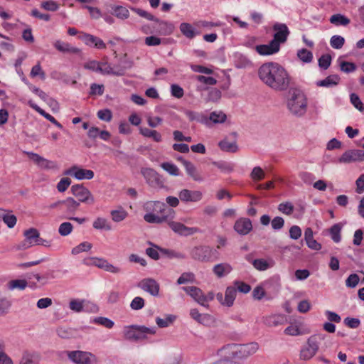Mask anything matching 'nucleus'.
<instances>
[{
	"label": "nucleus",
	"instance_id": "obj_45",
	"mask_svg": "<svg viewBox=\"0 0 364 364\" xmlns=\"http://www.w3.org/2000/svg\"><path fill=\"white\" fill-rule=\"evenodd\" d=\"M298 58L304 63H309L313 60V54L306 48L299 50L297 52Z\"/></svg>",
	"mask_w": 364,
	"mask_h": 364
},
{
	"label": "nucleus",
	"instance_id": "obj_55",
	"mask_svg": "<svg viewBox=\"0 0 364 364\" xmlns=\"http://www.w3.org/2000/svg\"><path fill=\"white\" fill-rule=\"evenodd\" d=\"M294 205L290 202L282 203L278 205V210L284 214L291 215L294 211Z\"/></svg>",
	"mask_w": 364,
	"mask_h": 364
},
{
	"label": "nucleus",
	"instance_id": "obj_27",
	"mask_svg": "<svg viewBox=\"0 0 364 364\" xmlns=\"http://www.w3.org/2000/svg\"><path fill=\"white\" fill-rule=\"evenodd\" d=\"M173 218L172 217H168L167 215H157L149 212H147V213L144 216V219L146 222L156 224H161L164 222H168Z\"/></svg>",
	"mask_w": 364,
	"mask_h": 364
},
{
	"label": "nucleus",
	"instance_id": "obj_31",
	"mask_svg": "<svg viewBox=\"0 0 364 364\" xmlns=\"http://www.w3.org/2000/svg\"><path fill=\"white\" fill-rule=\"evenodd\" d=\"M149 244L159 249L160 252H161L163 255H166L167 257L170 259L176 258L179 259H184L186 258V255L182 252H176L169 249L162 248L156 245H154L151 242H149Z\"/></svg>",
	"mask_w": 364,
	"mask_h": 364
},
{
	"label": "nucleus",
	"instance_id": "obj_33",
	"mask_svg": "<svg viewBox=\"0 0 364 364\" xmlns=\"http://www.w3.org/2000/svg\"><path fill=\"white\" fill-rule=\"evenodd\" d=\"M253 267L259 271H264L274 267L275 262L272 259L268 260L264 259H256L252 262Z\"/></svg>",
	"mask_w": 364,
	"mask_h": 364
},
{
	"label": "nucleus",
	"instance_id": "obj_19",
	"mask_svg": "<svg viewBox=\"0 0 364 364\" xmlns=\"http://www.w3.org/2000/svg\"><path fill=\"white\" fill-rule=\"evenodd\" d=\"M190 315L196 321L205 326H210L215 323L213 316L208 314H200L197 309H191Z\"/></svg>",
	"mask_w": 364,
	"mask_h": 364
},
{
	"label": "nucleus",
	"instance_id": "obj_53",
	"mask_svg": "<svg viewBox=\"0 0 364 364\" xmlns=\"http://www.w3.org/2000/svg\"><path fill=\"white\" fill-rule=\"evenodd\" d=\"M220 98H221V92L217 88H212L209 90L206 101L216 102Z\"/></svg>",
	"mask_w": 364,
	"mask_h": 364
},
{
	"label": "nucleus",
	"instance_id": "obj_35",
	"mask_svg": "<svg viewBox=\"0 0 364 364\" xmlns=\"http://www.w3.org/2000/svg\"><path fill=\"white\" fill-rule=\"evenodd\" d=\"M0 218L6 224L9 228H12L16 224L17 218L9 210H1Z\"/></svg>",
	"mask_w": 364,
	"mask_h": 364
},
{
	"label": "nucleus",
	"instance_id": "obj_15",
	"mask_svg": "<svg viewBox=\"0 0 364 364\" xmlns=\"http://www.w3.org/2000/svg\"><path fill=\"white\" fill-rule=\"evenodd\" d=\"M182 289L190 295L198 304L208 308V304H206L205 294L202 290L197 287H183Z\"/></svg>",
	"mask_w": 364,
	"mask_h": 364
},
{
	"label": "nucleus",
	"instance_id": "obj_42",
	"mask_svg": "<svg viewBox=\"0 0 364 364\" xmlns=\"http://www.w3.org/2000/svg\"><path fill=\"white\" fill-rule=\"evenodd\" d=\"M24 236L26 240L29 242V243L35 244V241H37L40 234L37 229L36 228H30L24 232Z\"/></svg>",
	"mask_w": 364,
	"mask_h": 364
},
{
	"label": "nucleus",
	"instance_id": "obj_18",
	"mask_svg": "<svg viewBox=\"0 0 364 364\" xmlns=\"http://www.w3.org/2000/svg\"><path fill=\"white\" fill-rule=\"evenodd\" d=\"M168 225L173 231L183 236H188L200 232V230L198 228L187 227L178 222L172 221L170 222Z\"/></svg>",
	"mask_w": 364,
	"mask_h": 364
},
{
	"label": "nucleus",
	"instance_id": "obj_43",
	"mask_svg": "<svg viewBox=\"0 0 364 364\" xmlns=\"http://www.w3.org/2000/svg\"><path fill=\"white\" fill-rule=\"evenodd\" d=\"M227 116L223 112H212L209 116V120L214 124L223 123L225 122Z\"/></svg>",
	"mask_w": 364,
	"mask_h": 364
},
{
	"label": "nucleus",
	"instance_id": "obj_44",
	"mask_svg": "<svg viewBox=\"0 0 364 364\" xmlns=\"http://www.w3.org/2000/svg\"><path fill=\"white\" fill-rule=\"evenodd\" d=\"M38 356L33 353L26 352L23 353L20 364H38Z\"/></svg>",
	"mask_w": 364,
	"mask_h": 364
},
{
	"label": "nucleus",
	"instance_id": "obj_4",
	"mask_svg": "<svg viewBox=\"0 0 364 364\" xmlns=\"http://www.w3.org/2000/svg\"><path fill=\"white\" fill-rule=\"evenodd\" d=\"M133 11L137 14L139 16L145 18L147 20L154 21L157 23V27H154L156 32L160 35H170L173 33L174 26L171 23L168 21H161L156 18L155 16L149 13L148 11L139 8H132Z\"/></svg>",
	"mask_w": 364,
	"mask_h": 364
},
{
	"label": "nucleus",
	"instance_id": "obj_54",
	"mask_svg": "<svg viewBox=\"0 0 364 364\" xmlns=\"http://www.w3.org/2000/svg\"><path fill=\"white\" fill-rule=\"evenodd\" d=\"M213 164L225 173H230L233 171L232 164L225 161H214Z\"/></svg>",
	"mask_w": 364,
	"mask_h": 364
},
{
	"label": "nucleus",
	"instance_id": "obj_37",
	"mask_svg": "<svg viewBox=\"0 0 364 364\" xmlns=\"http://www.w3.org/2000/svg\"><path fill=\"white\" fill-rule=\"evenodd\" d=\"M74 177L78 180H90L94 177V172L92 170L80 168L77 166Z\"/></svg>",
	"mask_w": 364,
	"mask_h": 364
},
{
	"label": "nucleus",
	"instance_id": "obj_39",
	"mask_svg": "<svg viewBox=\"0 0 364 364\" xmlns=\"http://www.w3.org/2000/svg\"><path fill=\"white\" fill-rule=\"evenodd\" d=\"M329 21L336 26H347L350 23V19L340 14L331 16Z\"/></svg>",
	"mask_w": 364,
	"mask_h": 364
},
{
	"label": "nucleus",
	"instance_id": "obj_22",
	"mask_svg": "<svg viewBox=\"0 0 364 364\" xmlns=\"http://www.w3.org/2000/svg\"><path fill=\"white\" fill-rule=\"evenodd\" d=\"M263 323L268 327L283 325L287 322V318L283 314H272L262 318Z\"/></svg>",
	"mask_w": 364,
	"mask_h": 364
},
{
	"label": "nucleus",
	"instance_id": "obj_41",
	"mask_svg": "<svg viewBox=\"0 0 364 364\" xmlns=\"http://www.w3.org/2000/svg\"><path fill=\"white\" fill-rule=\"evenodd\" d=\"M342 229V226L341 224L337 223L333 225L330 228V234L331 236V239L333 240V242L338 243L341 241V231Z\"/></svg>",
	"mask_w": 364,
	"mask_h": 364
},
{
	"label": "nucleus",
	"instance_id": "obj_1",
	"mask_svg": "<svg viewBox=\"0 0 364 364\" xmlns=\"http://www.w3.org/2000/svg\"><path fill=\"white\" fill-rule=\"evenodd\" d=\"M258 76L264 85L277 92L287 90L292 81L287 70L275 62L263 63L258 69Z\"/></svg>",
	"mask_w": 364,
	"mask_h": 364
},
{
	"label": "nucleus",
	"instance_id": "obj_47",
	"mask_svg": "<svg viewBox=\"0 0 364 364\" xmlns=\"http://www.w3.org/2000/svg\"><path fill=\"white\" fill-rule=\"evenodd\" d=\"M27 285L28 282L24 279H15L9 282V289L11 290L14 289L23 290L26 289Z\"/></svg>",
	"mask_w": 364,
	"mask_h": 364
},
{
	"label": "nucleus",
	"instance_id": "obj_56",
	"mask_svg": "<svg viewBox=\"0 0 364 364\" xmlns=\"http://www.w3.org/2000/svg\"><path fill=\"white\" fill-rule=\"evenodd\" d=\"M97 115L100 119L105 122H110L112 119V112L108 109L99 110Z\"/></svg>",
	"mask_w": 364,
	"mask_h": 364
},
{
	"label": "nucleus",
	"instance_id": "obj_14",
	"mask_svg": "<svg viewBox=\"0 0 364 364\" xmlns=\"http://www.w3.org/2000/svg\"><path fill=\"white\" fill-rule=\"evenodd\" d=\"M138 287L142 290L149 293L153 296H157L159 295L160 285L152 278L142 279L138 284Z\"/></svg>",
	"mask_w": 364,
	"mask_h": 364
},
{
	"label": "nucleus",
	"instance_id": "obj_29",
	"mask_svg": "<svg viewBox=\"0 0 364 364\" xmlns=\"http://www.w3.org/2000/svg\"><path fill=\"white\" fill-rule=\"evenodd\" d=\"M28 105L33 108L34 110H36L38 113H39L41 115L44 117L46 119L50 121L51 123L55 124L57 127L62 129L63 126L60 123H59L53 116H51L50 114L46 112L43 109H42L40 107H38L36 104H35L32 100H29L28 102Z\"/></svg>",
	"mask_w": 364,
	"mask_h": 364
},
{
	"label": "nucleus",
	"instance_id": "obj_36",
	"mask_svg": "<svg viewBox=\"0 0 364 364\" xmlns=\"http://www.w3.org/2000/svg\"><path fill=\"white\" fill-rule=\"evenodd\" d=\"M139 132L144 136L152 138L156 142H160L162 140L161 134L156 130L150 129L146 127H140Z\"/></svg>",
	"mask_w": 364,
	"mask_h": 364
},
{
	"label": "nucleus",
	"instance_id": "obj_28",
	"mask_svg": "<svg viewBox=\"0 0 364 364\" xmlns=\"http://www.w3.org/2000/svg\"><path fill=\"white\" fill-rule=\"evenodd\" d=\"M85 264L88 265H95L108 272H113V266L103 259L95 257L89 258L85 260Z\"/></svg>",
	"mask_w": 364,
	"mask_h": 364
},
{
	"label": "nucleus",
	"instance_id": "obj_46",
	"mask_svg": "<svg viewBox=\"0 0 364 364\" xmlns=\"http://www.w3.org/2000/svg\"><path fill=\"white\" fill-rule=\"evenodd\" d=\"M57 334L59 337L64 339H68L74 336V331L70 328L58 327L56 329Z\"/></svg>",
	"mask_w": 364,
	"mask_h": 364
},
{
	"label": "nucleus",
	"instance_id": "obj_51",
	"mask_svg": "<svg viewBox=\"0 0 364 364\" xmlns=\"http://www.w3.org/2000/svg\"><path fill=\"white\" fill-rule=\"evenodd\" d=\"M92 245L88 242H83L72 250L73 255H78L82 252H87L92 248Z\"/></svg>",
	"mask_w": 364,
	"mask_h": 364
},
{
	"label": "nucleus",
	"instance_id": "obj_9",
	"mask_svg": "<svg viewBox=\"0 0 364 364\" xmlns=\"http://www.w3.org/2000/svg\"><path fill=\"white\" fill-rule=\"evenodd\" d=\"M70 191L73 196L78 199L79 203L92 205L95 202L93 195L82 185H73Z\"/></svg>",
	"mask_w": 364,
	"mask_h": 364
},
{
	"label": "nucleus",
	"instance_id": "obj_32",
	"mask_svg": "<svg viewBox=\"0 0 364 364\" xmlns=\"http://www.w3.org/2000/svg\"><path fill=\"white\" fill-rule=\"evenodd\" d=\"M232 269L228 263H220L213 267V272L218 278H222L230 273Z\"/></svg>",
	"mask_w": 364,
	"mask_h": 364
},
{
	"label": "nucleus",
	"instance_id": "obj_48",
	"mask_svg": "<svg viewBox=\"0 0 364 364\" xmlns=\"http://www.w3.org/2000/svg\"><path fill=\"white\" fill-rule=\"evenodd\" d=\"M161 166L164 171H167L169 174L172 176L179 175L178 168L172 163L164 162L161 164Z\"/></svg>",
	"mask_w": 364,
	"mask_h": 364
},
{
	"label": "nucleus",
	"instance_id": "obj_58",
	"mask_svg": "<svg viewBox=\"0 0 364 364\" xmlns=\"http://www.w3.org/2000/svg\"><path fill=\"white\" fill-rule=\"evenodd\" d=\"M350 102L356 109H358L360 112H363L364 110V105L358 95H356L355 93H352L350 95Z\"/></svg>",
	"mask_w": 364,
	"mask_h": 364
},
{
	"label": "nucleus",
	"instance_id": "obj_63",
	"mask_svg": "<svg viewBox=\"0 0 364 364\" xmlns=\"http://www.w3.org/2000/svg\"><path fill=\"white\" fill-rule=\"evenodd\" d=\"M360 281V278L356 274H351L346 280V285L349 288L355 287Z\"/></svg>",
	"mask_w": 364,
	"mask_h": 364
},
{
	"label": "nucleus",
	"instance_id": "obj_59",
	"mask_svg": "<svg viewBox=\"0 0 364 364\" xmlns=\"http://www.w3.org/2000/svg\"><path fill=\"white\" fill-rule=\"evenodd\" d=\"M264 172L259 166L255 167L250 174V176L254 181H260L264 178Z\"/></svg>",
	"mask_w": 364,
	"mask_h": 364
},
{
	"label": "nucleus",
	"instance_id": "obj_8",
	"mask_svg": "<svg viewBox=\"0 0 364 364\" xmlns=\"http://www.w3.org/2000/svg\"><path fill=\"white\" fill-rule=\"evenodd\" d=\"M67 355L75 364H92L97 361L96 357L93 354L86 351H68Z\"/></svg>",
	"mask_w": 364,
	"mask_h": 364
},
{
	"label": "nucleus",
	"instance_id": "obj_3",
	"mask_svg": "<svg viewBox=\"0 0 364 364\" xmlns=\"http://www.w3.org/2000/svg\"><path fill=\"white\" fill-rule=\"evenodd\" d=\"M259 349V345L256 342L246 344H229L223 349L225 354L235 359H245L255 354Z\"/></svg>",
	"mask_w": 364,
	"mask_h": 364
},
{
	"label": "nucleus",
	"instance_id": "obj_12",
	"mask_svg": "<svg viewBox=\"0 0 364 364\" xmlns=\"http://www.w3.org/2000/svg\"><path fill=\"white\" fill-rule=\"evenodd\" d=\"M364 160V151L360 149H350L345 151L338 159L339 163L350 164Z\"/></svg>",
	"mask_w": 364,
	"mask_h": 364
},
{
	"label": "nucleus",
	"instance_id": "obj_26",
	"mask_svg": "<svg viewBox=\"0 0 364 364\" xmlns=\"http://www.w3.org/2000/svg\"><path fill=\"white\" fill-rule=\"evenodd\" d=\"M181 33L188 39H193L200 34L193 26L189 23L183 22L179 26Z\"/></svg>",
	"mask_w": 364,
	"mask_h": 364
},
{
	"label": "nucleus",
	"instance_id": "obj_40",
	"mask_svg": "<svg viewBox=\"0 0 364 364\" xmlns=\"http://www.w3.org/2000/svg\"><path fill=\"white\" fill-rule=\"evenodd\" d=\"M63 205L66 207L68 213H73L78 209L80 203L74 198L69 197L63 200Z\"/></svg>",
	"mask_w": 364,
	"mask_h": 364
},
{
	"label": "nucleus",
	"instance_id": "obj_24",
	"mask_svg": "<svg viewBox=\"0 0 364 364\" xmlns=\"http://www.w3.org/2000/svg\"><path fill=\"white\" fill-rule=\"evenodd\" d=\"M141 173L146 180V182L151 186L159 185L161 183L157 173L152 168H143Z\"/></svg>",
	"mask_w": 364,
	"mask_h": 364
},
{
	"label": "nucleus",
	"instance_id": "obj_6",
	"mask_svg": "<svg viewBox=\"0 0 364 364\" xmlns=\"http://www.w3.org/2000/svg\"><path fill=\"white\" fill-rule=\"evenodd\" d=\"M214 250L210 246L198 245L193 247L190 252L191 258L200 262L213 261Z\"/></svg>",
	"mask_w": 364,
	"mask_h": 364
},
{
	"label": "nucleus",
	"instance_id": "obj_10",
	"mask_svg": "<svg viewBox=\"0 0 364 364\" xmlns=\"http://www.w3.org/2000/svg\"><path fill=\"white\" fill-rule=\"evenodd\" d=\"M272 29L275 32L272 39L275 43L280 46L287 42L290 31L285 23H276L273 25Z\"/></svg>",
	"mask_w": 364,
	"mask_h": 364
},
{
	"label": "nucleus",
	"instance_id": "obj_23",
	"mask_svg": "<svg viewBox=\"0 0 364 364\" xmlns=\"http://www.w3.org/2000/svg\"><path fill=\"white\" fill-rule=\"evenodd\" d=\"M80 38L89 46H94L98 49L105 48V44L100 38L92 36L89 33H83L80 36Z\"/></svg>",
	"mask_w": 364,
	"mask_h": 364
},
{
	"label": "nucleus",
	"instance_id": "obj_17",
	"mask_svg": "<svg viewBox=\"0 0 364 364\" xmlns=\"http://www.w3.org/2000/svg\"><path fill=\"white\" fill-rule=\"evenodd\" d=\"M236 294L237 291L235 287H228L225 290L224 298L222 293H218L216 294V298L222 305L230 307L233 305Z\"/></svg>",
	"mask_w": 364,
	"mask_h": 364
},
{
	"label": "nucleus",
	"instance_id": "obj_16",
	"mask_svg": "<svg viewBox=\"0 0 364 364\" xmlns=\"http://www.w3.org/2000/svg\"><path fill=\"white\" fill-rule=\"evenodd\" d=\"M203 196L201 191L188 189H182L178 193L179 199L183 203H197L202 200Z\"/></svg>",
	"mask_w": 364,
	"mask_h": 364
},
{
	"label": "nucleus",
	"instance_id": "obj_38",
	"mask_svg": "<svg viewBox=\"0 0 364 364\" xmlns=\"http://www.w3.org/2000/svg\"><path fill=\"white\" fill-rule=\"evenodd\" d=\"M93 228L96 230H111L112 225L106 218L98 217L93 222Z\"/></svg>",
	"mask_w": 364,
	"mask_h": 364
},
{
	"label": "nucleus",
	"instance_id": "obj_21",
	"mask_svg": "<svg viewBox=\"0 0 364 364\" xmlns=\"http://www.w3.org/2000/svg\"><path fill=\"white\" fill-rule=\"evenodd\" d=\"M255 50L261 55H270L278 53L280 46L272 40L269 44L256 46Z\"/></svg>",
	"mask_w": 364,
	"mask_h": 364
},
{
	"label": "nucleus",
	"instance_id": "obj_64",
	"mask_svg": "<svg viewBox=\"0 0 364 364\" xmlns=\"http://www.w3.org/2000/svg\"><path fill=\"white\" fill-rule=\"evenodd\" d=\"M71 183V180L69 178H62L57 184V189L59 192L63 193L65 191Z\"/></svg>",
	"mask_w": 364,
	"mask_h": 364
},
{
	"label": "nucleus",
	"instance_id": "obj_25",
	"mask_svg": "<svg viewBox=\"0 0 364 364\" xmlns=\"http://www.w3.org/2000/svg\"><path fill=\"white\" fill-rule=\"evenodd\" d=\"M183 165L185 167L187 174L195 181H203V178L198 171L196 167L191 161L183 160Z\"/></svg>",
	"mask_w": 364,
	"mask_h": 364
},
{
	"label": "nucleus",
	"instance_id": "obj_30",
	"mask_svg": "<svg viewBox=\"0 0 364 364\" xmlns=\"http://www.w3.org/2000/svg\"><path fill=\"white\" fill-rule=\"evenodd\" d=\"M54 47L62 53H68L77 54L80 53V50L78 48L73 47L68 43L63 42L61 41H56L54 44Z\"/></svg>",
	"mask_w": 364,
	"mask_h": 364
},
{
	"label": "nucleus",
	"instance_id": "obj_34",
	"mask_svg": "<svg viewBox=\"0 0 364 364\" xmlns=\"http://www.w3.org/2000/svg\"><path fill=\"white\" fill-rule=\"evenodd\" d=\"M339 81L340 77L338 75H331L324 80L317 81L316 85L318 87H330L337 85Z\"/></svg>",
	"mask_w": 364,
	"mask_h": 364
},
{
	"label": "nucleus",
	"instance_id": "obj_50",
	"mask_svg": "<svg viewBox=\"0 0 364 364\" xmlns=\"http://www.w3.org/2000/svg\"><path fill=\"white\" fill-rule=\"evenodd\" d=\"M344 43V38L338 35L333 36L330 40L331 47L335 49H341L343 46Z\"/></svg>",
	"mask_w": 364,
	"mask_h": 364
},
{
	"label": "nucleus",
	"instance_id": "obj_7",
	"mask_svg": "<svg viewBox=\"0 0 364 364\" xmlns=\"http://www.w3.org/2000/svg\"><path fill=\"white\" fill-rule=\"evenodd\" d=\"M143 208L146 212L154 213L157 215H167L168 217L174 218V210L163 202L148 201L144 203Z\"/></svg>",
	"mask_w": 364,
	"mask_h": 364
},
{
	"label": "nucleus",
	"instance_id": "obj_13",
	"mask_svg": "<svg viewBox=\"0 0 364 364\" xmlns=\"http://www.w3.org/2000/svg\"><path fill=\"white\" fill-rule=\"evenodd\" d=\"M237 133L232 132L229 136H226L224 139L218 143V146L223 151L235 153L238 146L237 144Z\"/></svg>",
	"mask_w": 364,
	"mask_h": 364
},
{
	"label": "nucleus",
	"instance_id": "obj_11",
	"mask_svg": "<svg viewBox=\"0 0 364 364\" xmlns=\"http://www.w3.org/2000/svg\"><path fill=\"white\" fill-rule=\"evenodd\" d=\"M318 350V343L316 336H311L307 341L306 346H304L300 352V358L302 360L311 359Z\"/></svg>",
	"mask_w": 364,
	"mask_h": 364
},
{
	"label": "nucleus",
	"instance_id": "obj_57",
	"mask_svg": "<svg viewBox=\"0 0 364 364\" xmlns=\"http://www.w3.org/2000/svg\"><path fill=\"white\" fill-rule=\"evenodd\" d=\"M331 63V56L329 54L322 55L318 59V65L321 68L326 70Z\"/></svg>",
	"mask_w": 364,
	"mask_h": 364
},
{
	"label": "nucleus",
	"instance_id": "obj_20",
	"mask_svg": "<svg viewBox=\"0 0 364 364\" xmlns=\"http://www.w3.org/2000/svg\"><path fill=\"white\" fill-rule=\"evenodd\" d=\"M234 230L240 235H246L252 230L251 220L247 218H240L234 225Z\"/></svg>",
	"mask_w": 364,
	"mask_h": 364
},
{
	"label": "nucleus",
	"instance_id": "obj_2",
	"mask_svg": "<svg viewBox=\"0 0 364 364\" xmlns=\"http://www.w3.org/2000/svg\"><path fill=\"white\" fill-rule=\"evenodd\" d=\"M287 106L294 116L302 117L307 110V99L304 93L297 87L288 89Z\"/></svg>",
	"mask_w": 364,
	"mask_h": 364
},
{
	"label": "nucleus",
	"instance_id": "obj_49",
	"mask_svg": "<svg viewBox=\"0 0 364 364\" xmlns=\"http://www.w3.org/2000/svg\"><path fill=\"white\" fill-rule=\"evenodd\" d=\"M73 230V226L70 222H64L61 223L58 228V232L61 236H67L70 235Z\"/></svg>",
	"mask_w": 364,
	"mask_h": 364
},
{
	"label": "nucleus",
	"instance_id": "obj_62",
	"mask_svg": "<svg viewBox=\"0 0 364 364\" xmlns=\"http://www.w3.org/2000/svg\"><path fill=\"white\" fill-rule=\"evenodd\" d=\"M11 307V302L6 298L0 299V316L6 315Z\"/></svg>",
	"mask_w": 364,
	"mask_h": 364
},
{
	"label": "nucleus",
	"instance_id": "obj_61",
	"mask_svg": "<svg viewBox=\"0 0 364 364\" xmlns=\"http://www.w3.org/2000/svg\"><path fill=\"white\" fill-rule=\"evenodd\" d=\"M234 287L236 288V291L244 294L248 293L251 290V287L243 282L235 281L234 282Z\"/></svg>",
	"mask_w": 364,
	"mask_h": 364
},
{
	"label": "nucleus",
	"instance_id": "obj_52",
	"mask_svg": "<svg viewBox=\"0 0 364 364\" xmlns=\"http://www.w3.org/2000/svg\"><path fill=\"white\" fill-rule=\"evenodd\" d=\"M175 316L172 315L167 316L165 318L157 317L156 318V323L160 328L168 327L171 323L173 322Z\"/></svg>",
	"mask_w": 364,
	"mask_h": 364
},
{
	"label": "nucleus",
	"instance_id": "obj_5",
	"mask_svg": "<svg viewBox=\"0 0 364 364\" xmlns=\"http://www.w3.org/2000/svg\"><path fill=\"white\" fill-rule=\"evenodd\" d=\"M156 330L154 328H148L144 326H132L126 328L123 334L125 338L132 341H141L146 338V334H154Z\"/></svg>",
	"mask_w": 364,
	"mask_h": 364
},
{
	"label": "nucleus",
	"instance_id": "obj_60",
	"mask_svg": "<svg viewBox=\"0 0 364 364\" xmlns=\"http://www.w3.org/2000/svg\"><path fill=\"white\" fill-rule=\"evenodd\" d=\"M340 68L341 71L346 73H350L355 70L356 65L353 63L342 61L340 63Z\"/></svg>",
	"mask_w": 364,
	"mask_h": 364
}]
</instances>
